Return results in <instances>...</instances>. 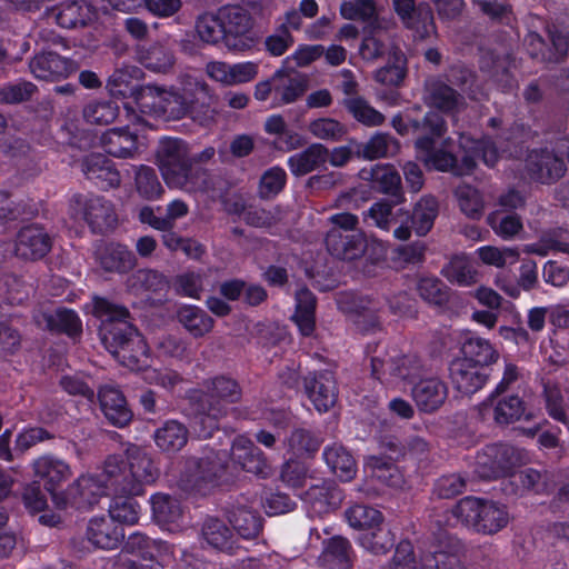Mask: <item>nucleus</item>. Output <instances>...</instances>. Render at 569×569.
<instances>
[{
  "instance_id": "nucleus-59",
  "label": "nucleus",
  "mask_w": 569,
  "mask_h": 569,
  "mask_svg": "<svg viewBox=\"0 0 569 569\" xmlns=\"http://www.w3.org/2000/svg\"><path fill=\"white\" fill-rule=\"evenodd\" d=\"M566 236L567 232L562 229H550L545 231L537 242L526 244L523 251L541 257L547 256L550 251L569 252V242Z\"/></svg>"
},
{
  "instance_id": "nucleus-14",
  "label": "nucleus",
  "mask_w": 569,
  "mask_h": 569,
  "mask_svg": "<svg viewBox=\"0 0 569 569\" xmlns=\"http://www.w3.org/2000/svg\"><path fill=\"white\" fill-rule=\"evenodd\" d=\"M72 203L81 206L83 218L96 233H104L117 224V214L113 204L101 196L74 194Z\"/></svg>"
},
{
  "instance_id": "nucleus-57",
  "label": "nucleus",
  "mask_w": 569,
  "mask_h": 569,
  "mask_svg": "<svg viewBox=\"0 0 569 569\" xmlns=\"http://www.w3.org/2000/svg\"><path fill=\"white\" fill-rule=\"evenodd\" d=\"M322 439L305 428H297L286 439L288 450L296 457H312L320 448Z\"/></svg>"
},
{
  "instance_id": "nucleus-44",
  "label": "nucleus",
  "mask_w": 569,
  "mask_h": 569,
  "mask_svg": "<svg viewBox=\"0 0 569 569\" xmlns=\"http://www.w3.org/2000/svg\"><path fill=\"white\" fill-rule=\"evenodd\" d=\"M177 321L196 339L209 333L214 325V320L203 309L184 305L177 311Z\"/></svg>"
},
{
  "instance_id": "nucleus-27",
  "label": "nucleus",
  "mask_w": 569,
  "mask_h": 569,
  "mask_svg": "<svg viewBox=\"0 0 569 569\" xmlns=\"http://www.w3.org/2000/svg\"><path fill=\"white\" fill-rule=\"evenodd\" d=\"M322 551L318 558L322 569H351L356 555L351 542L341 536H333L323 541Z\"/></svg>"
},
{
  "instance_id": "nucleus-52",
  "label": "nucleus",
  "mask_w": 569,
  "mask_h": 569,
  "mask_svg": "<svg viewBox=\"0 0 569 569\" xmlns=\"http://www.w3.org/2000/svg\"><path fill=\"white\" fill-rule=\"evenodd\" d=\"M340 14L346 20L361 21L372 28L378 27L376 0H345L340 4Z\"/></svg>"
},
{
  "instance_id": "nucleus-31",
  "label": "nucleus",
  "mask_w": 569,
  "mask_h": 569,
  "mask_svg": "<svg viewBox=\"0 0 569 569\" xmlns=\"http://www.w3.org/2000/svg\"><path fill=\"white\" fill-rule=\"evenodd\" d=\"M86 535L93 546L108 550L117 548L124 538L122 526L109 516L92 518L88 523Z\"/></svg>"
},
{
  "instance_id": "nucleus-15",
  "label": "nucleus",
  "mask_w": 569,
  "mask_h": 569,
  "mask_svg": "<svg viewBox=\"0 0 569 569\" xmlns=\"http://www.w3.org/2000/svg\"><path fill=\"white\" fill-rule=\"evenodd\" d=\"M526 170L532 180L551 183L565 174L567 166L565 160L553 151L547 148L533 149L527 154Z\"/></svg>"
},
{
  "instance_id": "nucleus-63",
  "label": "nucleus",
  "mask_w": 569,
  "mask_h": 569,
  "mask_svg": "<svg viewBox=\"0 0 569 569\" xmlns=\"http://www.w3.org/2000/svg\"><path fill=\"white\" fill-rule=\"evenodd\" d=\"M342 104L358 122L367 127H377L385 122V116L361 97L343 99Z\"/></svg>"
},
{
  "instance_id": "nucleus-42",
  "label": "nucleus",
  "mask_w": 569,
  "mask_h": 569,
  "mask_svg": "<svg viewBox=\"0 0 569 569\" xmlns=\"http://www.w3.org/2000/svg\"><path fill=\"white\" fill-rule=\"evenodd\" d=\"M388 375L396 382L416 383L427 375V369L417 355H401L388 359Z\"/></svg>"
},
{
  "instance_id": "nucleus-5",
  "label": "nucleus",
  "mask_w": 569,
  "mask_h": 569,
  "mask_svg": "<svg viewBox=\"0 0 569 569\" xmlns=\"http://www.w3.org/2000/svg\"><path fill=\"white\" fill-rule=\"evenodd\" d=\"M107 472L113 477L116 492L126 495H142L143 487L154 483L160 476L152 457L138 447L128 450L127 460L120 456L108 457Z\"/></svg>"
},
{
  "instance_id": "nucleus-19",
  "label": "nucleus",
  "mask_w": 569,
  "mask_h": 569,
  "mask_svg": "<svg viewBox=\"0 0 569 569\" xmlns=\"http://www.w3.org/2000/svg\"><path fill=\"white\" fill-rule=\"evenodd\" d=\"M231 458L236 465L247 472L261 478H267L271 475V466L263 451L243 436H239L233 440Z\"/></svg>"
},
{
  "instance_id": "nucleus-50",
  "label": "nucleus",
  "mask_w": 569,
  "mask_h": 569,
  "mask_svg": "<svg viewBox=\"0 0 569 569\" xmlns=\"http://www.w3.org/2000/svg\"><path fill=\"white\" fill-rule=\"evenodd\" d=\"M139 61L150 71L166 73L172 68L174 56L166 46L152 43L139 50Z\"/></svg>"
},
{
  "instance_id": "nucleus-61",
  "label": "nucleus",
  "mask_w": 569,
  "mask_h": 569,
  "mask_svg": "<svg viewBox=\"0 0 569 569\" xmlns=\"http://www.w3.org/2000/svg\"><path fill=\"white\" fill-rule=\"evenodd\" d=\"M127 288L133 293L159 292L167 282L160 272L152 269H139L131 273L126 281Z\"/></svg>"
},
{
  "instance_id": "nucleus-48",
  "label": "nucleus",
  "mask_w": 569,
  "mask_h": 569,
  "mask_svg": "<svg viewBox=\"0 0 569 569\" xmlns=\"http://www.w3.org/2000/svg\"><path fill=\"white\" fill-rule=\"evenodd\" d=\"M442 78L452 88L456 87L460 93H466L472 100L478 99L477 74L466 64H451Z\"/></svg>"
},
{
  "instance_id": "nucleus-7",
  "label": "nucleus",
  "mask_w": 569,
  "mask_h": 569,
  "mask_svg": "<svg viewBox=\"0 0 569 569\" xmlns=\"http://www.w3.org/2000/svg\"><path fill=\"white\" fill-rule=\"evenodd\" d=\"M451 515L465 527L483 535L497 533L509 522L505 506L473 496L460 499L452 507Z\"/></svg>"
},
{
  "instance_id": "nucleus-51",
  "label": "nucleus",
  "mask_w": 569,
  "mask_h": 569,
  "mask_svg": "<svg viewBox=\"0 0 569 569\" xmlns=\"http://www.w3.org/2000/svg\"><path fill=\"white\" fill-rule=\"evenodd\" d=\"M366 467L373 478L388 487L399 488L403 483V476L391 459L383 456H370L366 461Z\"/></svg>"
},
{
  "instance_id": "nucleus-23",
  "label": "nucleus",
  "mask_w": 569,
  "mask_h": 569,
  "mask_svg": "<svg viewBox=\"0 0 569 569\" xmlns=\"http://www.w3.org/2000/svg\"><path fill=\"white\" fill-rule=\"evenodd\" d=\"M412 398L418 409L425 413L438 411L448 398L446 382L436 377H421L412 387Z\"/></svg>"
},
{
  "instance_id": "nucleus-58",
  "label": "nucleus",
  "mask_w": 569,
  "mask_h": 569,
  "mask_svg": "<svg viewBox=\"0 0 569 569\" xmlns=\"http://www.w3.org/2000/svg\"><path fill=\"white\" fill-rule=\"evenodd\" d=\"M151 507L154 521L161 526L176 523L182 517L180 501L170 495H154L151 499Z\"/></svg>"
},
{
  "instance_id": "nucleus-12",
  "label": "nucleus",
  "mask_w": 569,
  "mask_h": 569,
  "mask_svg": "<svg viewBox=\"0 0 569 569\" xmlns=\"http://www.w3.org/2000/svg\"><path fill=\"white\" fill-rule=\"evenodd\" d=\"M53 239L40 223H30L19 229L14 239V256L24 261H39L52 249Z\"/></svg>"
},
{
  "instance_id": "nucleus-20",
  "label": "nucleus",
  "mask_w": 569,
  "mask_h": 569,
  "mask_svg": "<svg viewBox=\"0 0 569 569\" xmlns=\"http://www.w3.org/2000/svg\"><path fill=\"white\" fill-rule=\"evenodd\" d=\"M96 398L99 400L100 408L106 419L118 428L126 427L133 417L122 391L114 385H103L99 387Z\"/></svg>"
},
{
  "instance_id": "nucleus-18",
  "label": "nucleus",
  "mask_w": 569,
  "mask_h": 569,
  "mask_svg": "<svg viewBox=\"0 0 569 569\" xmlns=\"http://www.w3.org/2000/svg\"><path fill=\"white\" fill-rule=\"evenodd\" d=\"M34 477L43 483L44 489L53 495H60L57 489L72 477L68 462L54 455H43L32 462Z\"/></svg>"
},
{
  "instance_id": "nucleus-39",
  "label": "nucleus",
  "mask_w": 569,
  "mask_h": 569,
  "mask_svg": "<svg viewBox=\"0 0 569 569\" xmlns=\"http://www.w3.org/2000/svg\"><path fill=\"white\" fill-rule=\"evenodd\" d=\"M100 143L103 150L116 158H132L138 151V138L136 133L124 128H112L102 133Z\"/></svg>"
},
{
  "instance_id": "nucleus-2",
  "label": "nucleus",
  "mask_w": 569,
  "mask_h": 569,
  "mask_svg": "<svg viewBox=\"0 0 569 569\" xmlns=\"http://www.w3.org/2000/svg\"><path fill=\"white\" fill-rule=\"evenodd\" d=\"M91 313L100 320L99 336L104 348L122 366L136 370L147 356V345L129 309L113 300L93 296Z\"/></svg>"
},
{
  "instance_id": "nucleus-32",
  "label": "nucleus",
  "mask_w": 569,
  "mask_h": 569,
  "mask_svg": "<svg viewBox=\"0 0 569 569\" xmlns=\"http://www.w3.org/2000/svg\"><path fill=\"white\" fill-rule=\"evenodd\" d=\"M325 241L330 254L340 260L358 259L366 249V239L361 232L328 231Z\"/></svg>"
},
{
  "instance_id": "nucleus-36",
  "label": "nucleus",
  "mask_w": 569,
  "mask_h": 569,
  "mask_svg": "<svg viewBox=\"0 0 569 569\" xmlns=\"http://www.w3.org/2000/svg\"><path fill=\"white\" fill-rule=\"evenodd\" d=\"M309 505L311 516L322 517L338 509L342 496L341 491L333 483H321L310 487L303 497Z\"/></svg>"
},
{
  "instance_id": "nucleus-16",
  "label": "nucleus",
  "mask_w": 569,
  "mask_h": 569,
  "mask_svg": "<svg viewBox=\"0 0 569 569\" xmlns=\"http://www.w3.org/2000/svg\"><path fill=\"white\" fill-rule=\"evenodd\" d=\"M360 177L369 180L371 188L389 197L386 202L392 206V209L405 201V193L399 172L391 164H376L370 169H362Z\"/></svg>"
},
{
  "instance_id": "nucleus-49",
  "label": "nucleus",
  "mask_w": 569,
  "mask_h": 569,
  "mask_svg": "<svg viewBox=\"0 0 569 569\" xmlns=\"http://www.w3.org/2000/svg\"><path fill=\"white\" fill-rule=\"evenodd\" d=\"M405 28L415 32V36L421 40L437 34L433 11L429 3L420 2L415 11L409 14V19L401 21Z\"/></svg>"
},
{
  "instance_id": "nucleus-62",
  "label": "nucleus",
  "mask_w": 569,
  "mask_h": 569,
  "mask_svg": "<svg viewBox=\"0 0 569 569\" xmlns=\"http://www.w3.org/2000/svg\"><path fill=\"white\" fill-rule=\"evenodd\" d=\"M407 59L399 50H393L386 66L378 69L375 73V80L381 84L398 87L407 73Z\"/></svg>"
},
{
  "instance_id": "nucleus-21",
  "label": "nucleus",
  "mask_w": 569,
  "mask_h": 569,
  "mask_svg": "<svg viewBox=\"0 0 569 569\" xmlns=\"http://www.w3.org/2000/svg\"><path fill=\"white\" fill-rule=\"evenodd\" d=\"M438 548L421 557L420 569H462L458 551L461 549L460 540L442 531L437 537Z\"/></svg>"
},
{
  "instance_id": "nucleus-24",
  "label": "nucleus",
  "mask_w": 569,
  "mask_h": 569,
  "mask_svg": "<svg viewBox=\"0 0 569 569\" xmlns=\"http://www.w3.org/2000/svg\"><path fill=\"white\" fill-rule=\"evenodd\" d=\"M204 392L199 397L208 400L209 403L218 402L223 409L229 411L228 406L234 405L242 399V387L239 381L228 375H217L204 380Z\"/></svg>"
},
{
  "instance_id": "nucleus-38",
  "label": "nucleus",
  "mask_w": 569,
  "mask_h": 569,
  "mask_svg": "<svg viewBox=\"0 0 569 569\" xmlns=\"http://www.w3.org/2000/svg\"><path fill=\"white\" fill-rule=\"evenodd\" d=\"M188 439L189 429L176 419L164 421L153 433L156 446L168 455L179 452L188 443Z\"/></svg>"
},
{
  "instance_id": "nucleus-4",
  "label": "nucleus",
  "mask_w": 569,
  "mask_h": 569,
  "mask_svg": "<svg viewBox=\"0 0 569 569\" xmlns=\"http://www.w3.org/2000/svg\"><path fill=\"white\" fill-rule=\"evenodd\" d=\"M438 212V201L429 196L422 197L412 212L402 209L395 211L390 203L377 201L363 212V219L383 231L392 230L399 240H408L412 230L420 237L426 236L432 229Z\"/></svg>"
},
{
  "instance_id": "nucleus-25",
  "label": "nucleus",
  "mask_w": 569,
  "mask_h": 569,
  "mask_svg": "<svg viewBox=\"0 0 569 569\" xmlns=\"http://www.w3.org/2000/svg\"><path fill=\"white\" fill-rule=\"evenodd\" d=\"M36 325L52 332L66 333L71 338L82 333V322L76 311L57 308L52 311H37L33 315Z\"/></svg>"
},
{
  "instance_id": "nucleus-54",
  "label": "nucleus",
  "mask_w": 569,
  "mask_h": 569,
  "mask_svg": "<svg viewBox=\"0 0 569 569\" xmlns=\"http://www.w3.org/2000/svg\"><path fill=\"white\" fill-rule=\"evenodd\" d=\"M201 537L208 542V545L216 549H232V531L223 520L217 517L209 516L203 520L201 526Z\"/></svg>"
},
{
  "instance_id": "nucleus-30",
  "label": "nucleus",
  "mask_w": 569,
  "mask_h": 569,
  "mask_svg": "<svg viewBox=\"0 0 569 569\" xmlns=\"http://www.w3.org/2000/svg\"><path fill=\"white\" fill-rule=\"evenodd\" d=\"M273 106L279 107L297 101L308 89V78L299 72L279 69L273 73Z\"/></svg>"
},
{
  "instance_id": "nucleus-37",
  "label": "nucleus",
  "mask_w": 569,
  "mask_h": 569,
  "mask_svg": "<svg viewBox=\"0 0 569 569\" xmlns=\"http://www.w3.org/2000/svg\"><path fill=\"white\" fill-rule=\"evenodd\" d=\"M329 149L322 143H311L305 150L289 157L288 167L295 177L306 176L326 166Z\"/></svg>"
},
{
  "instance_id": "nucleus-64",
  "label": "nucleus",
  "mask_w": 569,
  "mask_h": 569,
  "mask_svg": "<svg viewBox=\"0 0 569 569\" xmlns=\"http://www.w3.org/2000/svg\"><path fill=\"white\" fill-rule=\"evenodd\" d=\"M348 523L356 529L370 531L383 522L382 513L366 505H355L346 510Z\"/></svg>"
},
{
  "instance_id": "nucleus-28",
  "label": "nucleus",
  "mask_w": 569,
  "mask_h": 569,
  "mask_svg": "<svg viewBox=\"0 0 569 569\" xmlns=\"http://www.w3.org/2000/svg\"><path fill=\"white\" fill-rule=\"evenodd\" d=\"M81 168L87 179L93 181L101 189L117 188L121 182L114 163L101 153H91L84 157Z\"/></svg>"
},
{
  "instance_id": "nucleus-26",
  "label": "nucleus",
  "mask_w": 569,
  "mask_h": 569,
  "mask_svg": "<svg viewBox=\"0 0 569 569\" xmlns=\"http://www.w3.org/2000/svg\"><path fill=\"white\" fill-rule=\"evenodd\" d=\"M449 371L453 386L465 395L477 392L486 385L489 377L486 368L462 359L453 360L450 363Z\"/></svg>"
},
{
  "instance_id": "nucleus-45",
  "label": "nucleus",
  "mask_w": 569,
  "mask_h": 569,
  "mask_svg": "<svg viewBox=\"0 0 569 569\" xmlns=\"http://www.w3.org/2000/svg\"><path fill=\"white\" fill-rule=\"evenodd\" d=\"M143 72L139 67L136 66H122L117 68L109 77L107 81V88L112 96L127 97L128 94L134 98L137 102V92L143 86H134L133 80H138L142 77Z\"/></svg>"
},
{
  "instance_id": "nucleus-41",
  "label": "nucleus",
  "mask_w": 569,
  "mask_h": 569,
  "mask_svg": "<svg viewBox=\"0 0 569 569\" xmlns=\"http://www.w3.org/2000/svg\"><path fill=\"white\" fill-rule=\"evenodd\" d=\"M100 267L107 272L127 273L133 269L134 253L120 243H109L98 253Z\"/></svg>"
},
{
  "instance_id": "nucleus-47",
  "label": "nucleus",
  "mask_w": 569,
  "mask_h": 569,
  "mask_svg": "<svg viewBox=\"0 0 569 569\" xmlns=\"http://www.w3.org/2000/svg\"><path fill=\"white\" fill-rule=\"evenodd\" d=\"M441 274L451 283L471 286L478 282L479 273L465 254L453 256L441 269Z\"/></svg>"
},
{
  "instance_id": "nucleus-6",
  "label": "nucleus",
  "mask_w": 569,
  "mask_h": 569,
  "mask_svg": "<svg viewBox=\"0 0 569 569\" xmlns=\"http://www.w3.org/2000/svg\"><path fill=\"white\" fill-rule=\"evenodd\" d=\"M229 455L223 450L207 448L201 456H190L186 460L184 472L180 478L183 490L209 495L219 487L227 473Z\"/></svg>"
},
{
  "instance_id": "nucleus-46",
  "label": "nucleus",
  "mask_w": 569,
  "mask_h": 569,
  "mask_svg": "<svg viewBox=\"0 0 569 569\" xmlns=\"http://www.w3.org/2000/svg\"><path fill=\"white\" fill-rule=\"evenodd\" d=\"M461 352L463 355L462 360L486 369L499 359V352L489 340L480 337L467 338L462 343Z\"/></svg>"
},
{
  "instance_id": "nucleus-29",
  "label": "nucleus",
  "mask_w": 569,
  "mask_h": 569,
  "mask_svg": "<svg viewBox=\"0 0 569 569\" xmlns=\"http://www.w3.org/2000/svg\"><path fill=\"white\" fill-rule=\"evenodd\" d=\"M49 16L66 29H76L88 26L96 17L91 4L84 0L61 2L51 9Z\"/></svg>"
},
{
  "instance_id": "nucleus-35",
  "label": "nucleus",
  "mask_w": 569,
  "mask_h": 569,
  "mask_svg": "<svg viewBox=\"0 0 569 569\" xmlns=\"http://www.w3.org/2000/svg\"><path fill=\"white\" fill-rule=\"evenodd\" d=\"M191 428L200 438H210L219 429V421L228 415L218 402L209 403L208 400L198 399L193 403Z\"/></svg>"
},
{
  "instance_id": "nucleus-3",
  "label": "nucleus",
  "mask_w": 569,
  "mask_h": 569,
  "mask_svg": "<svg viewBox=\"0 0 569 569\" xmlns=\"http://www.w3.org/2000/svg\"><path fill=\"white\" fill-rule=\"evenodd\" d=\"M156 160L169 188L189 193L214 189L210 171L201 166H192L189 144L180 138L161 139L156 150Z\"/></svg>"
},
{
  "instance_id": "nucleus-8",
  "label": "nucleus",
  "mask_w": 569,
  "mask_h": 569,
  "mask_svg": "<svg viewBox=\"0 0 569 569\" xmlns=\"http://www.w3.org/2000/svg\"><path fill=\"white\" fill-rule=\"evenodd\" d=\"M111 493H117L116 485L113 477L107 472L106 461L100 473L79 477L64 491H60V495H53V502L59 509L73 507L88 510L98 503L101 497L111 496Z\"/></svg>"
},
{
  "instance_id": "nucleus-22",
  "label": "nucleus",
  "mask_w": 569,
  "mask_h": 569,
  "mask_svg": "<svg viewBox=\"0 0 569 569\" xmlns=\"http://www.w3.org/2000/svg\"><path fill=\"white\" fill-rule=\"evenodd\" d=\"M425 101L447 113L457 112L465 106L463 94L440 77L430 78L425 82Z\"/></svg>"
},
{
  "instance_id": "nucleus-9",
  "label": "nucleus",
  "mask_w": 569,
  "mask_h": 569,
  "mask_svg": "<svg viewBox=\"0 0 569 569\" xmlns=\"http://www.w3.org/2000/svg\"><path fill=\"white\" fill-rule=\"evenodd\" d=\"M220 21L223 30V46L233 52L251 50L259 41L253 29L250 12L240 6L220 8Z\"/></svg>"
},
{
  "instance_id": "nucleus-55",
  "label": "nucleus",
  "mask_w": 569,
  "mask_h": 569,
  "mask_svg": "<svg viewBox=\"0 0 569 569\" xmlns=\"http://www.w3.org/2000/svg\"><path fill=\"white\" fill-rule=\"evenodd\" d=\"M399 149L398 141L389 133L377 132L369 141L359 142V159L375 160L393 154Z\"/></svg>"
},
{
  "instance_id": "nucleus-43",
  "label": "nucleus",
  "mask_w": 569,
  "mask_h": 569,
  "mask_svg": "<svg viewBox=\"0 0 569 569\" xmlns=\"http://www.w3.org/2000/svg\"><path fill=\"white\" fill-rule=\"evenodd\" d=\"M316 296L306 287L296 292V312L291 319L303 336H311L316 327Z\"/></svg>"
},
{
  "instance_id": "nucleus-1",
  "label": "nucleus",
  "mask_w": 569,
  "mask_h": 569,
  "mask_svg": "<svg viewBox=\"0 0 569 569\" xmlns=\"http://www.w3.org/2000/svg\"><path fill=\"white\" fill-rule=\"evenodd\" d=\"M217 103L211 87L200 80L187 81L181 87L148 83L137 92V104L143 113L163 121L189 118L201 127L214 121Z\"/></svg>"
},
{
  "instance_id": "nucleus-17",
  "label": "nucleus",
  "mask_w": 569,
  "mask_h": 569,
  "mask_svg": "<svg viewBox=\"0 0 569 569\" xmlns=\"http://www.w3.org/2000/svg\"><path fill=\"white\" fill-rule=\"evenodd\" d=\"M29 68L37 79L59 81L78 71L79 64L57 52L43 50L30 60Z\"/></svg>"
},
{
  "instance_id": "nucleus-56",
  "label": "nucleus",
  "mask_w": 569,
  "mask_h": 569,
  "mask_svg": "<svg viewBox=\"0 0 569 569\" xmlns=\"http://www.w3.org/2000/svg\"><path fill=\"white\" fill-rule=\"evenodd\" d=\"M416 289L420 298L431 306L445 307L450 300V288L437 277H421Z\"/></svg>"
},
{
  "instance_id": "nucleus-33",
  "label": "nucleus",
  "mask_w": 569,
  "mask_h": 569,
  "mask_svg": "<svg viewBox=\"0 0 569 569\" xmlns=\"http://www.w3.org/2000/svg\"><path fill=\"white\" fill-rule=\"evenodd\" d=\"M492 419L496 425L507 427L518 421H529L532 413L527 402L518 395L495 396Z\"/></svg>"
},
{
  "instance_id": "nucleus-10",
  "label": "nucleus",
  "mask_w": 569,
  "mask_h": 569,
  "mask_svg": "<svg viewBox=\"0 0 569 569\" xmlns=\"http://www.w3.org/2000/svg\"><path fill=\"white\" fill-rule=\"evenodd\" d=\"M520 460L516 448L503 443L486 446L477 452L473 472L483 480L497 479L509 473Z\"/></svg>"
},
{
  "instance_id": "nucleus-60",
  "label": "nucleus",
  "mask_w": 569,
  "mask_h": 569,
  "mask_svg": "<svg viewBox=\"0 0 569 569\" xmlns=\"http://www.w3.org/2000/svg\"><path fill=\"white\" fill-rule=\"evenodd\" d=\"M112 498L109 505V517L114 520L118 525L123 523L133 525L139 518V505L133 499L134 495L126 493H112Z\"/></svg>"
},
{
  "instance_id": "nucleus-11",
  "label": "nucleus",
  "mask_w": 569,
  "mask_h": 569,
  "mask_svg": "<svg viewBox=\"0 0 569 569\" xmlns=\"http://www.w3.org/2000/svg\"><path fill=\"white\" fill-rule=\"evenodd\" d=\"M224 516L237 535L244 540H256L263 531L264 519L243 496L227 502Z\"/></svg>"
},
{
  "instance_id": "nucleus-13",
  "label": "nucleus",
  "mask_w": 569,
  "mask_h": 569,
  "mask_svg": "<svg viewBox=\"0 0 569 569\" xmlns=\"http://www.w3.org/2000/svg\"><path fill=\"white\" fill-rule=\"evenodd\" d=\"M305 395L316 410L327 412L337 401L338 388L335 373L331 370H315L302 378Z\"/></svg>"
},
{
  "instance_id": "nucleus-53",
  "label": "nucleus",
  "mask_w": 569,
  "mask_h": 569,
  "mask_svg": "<svg viewBox=\"0 0 569 569\" xmlns=\"http://www.w3.org/2000/svg\"><path fill=\"white\" fill-rule=\"evenodd\" d=\"M359 543L373 555H386L395 547V535L383 522L358 536Z\"/></svg>"
},
{
  "instance_id": "nucleus-40",
  "label": "nucleus",
  "mask_w": 569,
  "mask_h": 569,
  "mask_svg": "<svg viewBox=\"0 0 569 569\" xmlns=\"http://www.w3.org/2000/svg\"><path fill=\"white\" fill-rule=\"evenodd\" d=\"M330 471L341 481H350L357 473V462L352 453L340 443H332L325 447L322 452Z\"/></svg>"
},
{
  "instance_id": "nucleus-34",
  "label": "nucleus",
  "mask_w": 569,
  "mask_h": 569,
  "mask_svg": "<svg viewBox=\"0 0 569 569\" xmlns=\"http://www.w3.org/2000/svg\"><path fill=\"white\" fill-rule=\"evenodd\" d=\"M411 128L412 134L417 136L416 149L429 150L446 133L447 123L438 111L430 110L421 119L413 118Z\"/></svg>"
}]
</instances>
